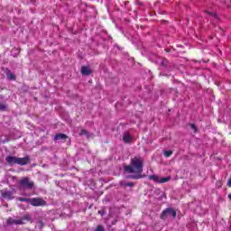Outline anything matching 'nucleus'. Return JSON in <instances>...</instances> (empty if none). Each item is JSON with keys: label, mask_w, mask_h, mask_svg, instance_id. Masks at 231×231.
<instances>
[{"label": "nucleus", "mask_w": 231, "mask_h": 231, "mask_svg": "<svg viewBox=\"0 0 231 231\" xmlns=\"http://www.w3.org/2000/svg\"><path fill=\"white\" fill-rule=\"evenodd\" d=\"M96 231H104V227L102 226H97Z\"/></svg>", "instance_id": "f3484780"}, {"label": "nucleus", "mask_w": 231, "mask_h": 231, "mask_svg": "<svg viewBox=\"0 0 231 231\" xmlns=\"http://www.w3.org/2000/svg\"><path fill=\"white\" fill-rule=\"evenodd\" d=\"M191 129H193V131L196 133L197 129H196V125L194 124L190 125Z\"/></svg>", "instance_id": "6ab92c4d"}, {"label": "nucleus", "mask_w": 231, "mask_h": 231, "mask_svg": "<svg viewBox=\"0 0 231 231\" xmlns=\"http://www.w3.org/2000/svg\"><path fill=\"white\" fill-rule=\"evenodd\" d=\"M208 15H215L213 13H209V12H208Z\"/></svg>", "instance_id": "412c9836"}, {"label": "nucleus", "mask_w": 231, "mask_h": 231, "mask_svg": "<svg viewBox=\"0 0 231 231\" xmlns=\"http://www.w3.org/2000/svg\"><path fill=\"white\" fill-rule=\"evenodd\" d=\"M29 201L32 207H45L46 205L45 200L41 198H32Z\"/></svg>", "instance_id": "423d86ee"}, {"label": "nucleus", "mask_w": 231, "mask_h": 231, "mask_svg": "<svg viewBox=\"0 0 231 231\" xmlns=\"http://www.w3.org/2000/svg\"><path fill=\"white\" fill-rule=\"evenodd\" d=\"M9 80H15V76L14 74H7Z\"/></svg>", "instance_id": "dca6fc26"}, {"label": "nucleus", "mask_w": 231, "mask_h": 231, "mask_svg": "<svg viewBox=\"0 0 231 231\" xmlns=\"http://www.w3.org/2000/svg\"><path fill=\"white\" fill-rule=\"evenodd\" d=\"M149 180H152L155 183H167V181H171V177L161 178L158 175H151Z\"/></svg>", "instance_id": "0eeeda50"}, {"label": "nucleus", "mask_w": 231, "mask_h": 231, "mask_svg": "<svg viewBox=\"0 0 231 231\" xmlns=\"http://www.w3.org/2000/svg\"><path fill=\"white\" fill-rule=\"evenodd\" d=\"M99 214H102V211H99Z\"/></svg>", "instance_id": "5701e85b"}, {"label": "nucleus", "mask_w": 231, "mask_h": 231, "mask_svg": "<svg viewBox=\"0 0 231 231\" xmlns=\"http://www.w3.org/2000/svg\"><path fill=\"white\" fill-rule=\"evenodd\" d=\"M229 199H231V194L228 195Z\"/></svg>", "instance_id": "4be33fe9"}, {"label": "nucleus", "mask_w": 231, "mask_h": 231, "mask_svg": "<svg viewBox=\"0 0 231 231\" xmlns=\"http://www.w3.org/2000/svg\"><path fill=\"white\" fill-rule=\"evenodd\" d=\"M81 73L82 75H91V69L88 67H82Z\"/></svg>", "instance_id": "f8f14e48"}, {"label": "nucleus", "mask_w": 231, "mask_h": 231, "mask_svg": "<svg viewBox=\"0 0 231 231\" xmlns=\"http://www.w3.org/2000/svg\"><path fill=\"white\" fill-rule=\"evenodd\" d=\"M18 199H19V201H22V202L30 203V199H28V198H19Z\"/></svg>", "instance_id": "2eb2a0df"}, {"label": "nucleus", "mask_w": 231, "mask_h": 231, "mask_svg": "<svg viewBox=\"0 0 231 231\" xmlns=\"http://www.w3.org/2000/svg\"><path fill=\"white\" fill-rule=\"evenodd\" d=\"M26 221H30V217L28 215L23 218H9L7 220V225H24Z\"/></svg>", "instance_id": "20e7f679"}, {"label": "nucleus", "mask_w": 231, "mask_h": 231, "mask_svg": "<svg viewBox=\"0 0 231 231\" xmlns=\"http://www.w3.org/2000/svg\"><path fill=\"white\" fill-rule=\"evenodd\" d=\"M120 185L121 187H134V184L133 182L121 181Z\"/></svg>", "instance_id": "ddd939ff"}, {"label": "nucleus", "mask_w": 231, "mask_h": 231, "mask_svg": "<svg viewBox=\"0 0 231 231\" xmlns=\"http://www.w3.org/2000/svg\"><path fill=\"white\" fill-rule=\"evenodd\" d=\"M221 185H222L221 182L217 183V187H218V188L221 187Z\"/></svg>", "instance_id": "aec40b11"}, {"label": "nucleus", "mask_w": 231, "mask_h": 231, "mask_svg": "<svg viewBox=\"0 0 231 231\" xmlns=\"http://www.w3.org/2000/svg\"><path fill=\"white\" fill-rule=\"evenodd\" d=\"M166 217H172L174 219V217H176V210L168 208H166L161 215V218L162 219H165Z\"/></svg>", "instance_id": "39448f33"}, {"label": "nucleus", "mask_w": 231, "mask_h": 231, "mask_svg": "<svg viewBox=\"0 0 231 231\" xmlns=\"http://www.w3.org/2000/svg\"><path fill=\"white\" fill-rule=\"evenodd\" d=\"M66 138H68V135L64 134H57L54 136V140L59 141V140H66Z\"/></svg>", "instance_id": "9b49d317"}, {"label": "nucleus", "mask_w": 231, "mask_h": 231, "mask_svg": "<svg viewBox=\"0 0 231 231\" xmlns=\"http://www.w3.org/2000/svg\"><path fill=\"white\" fill-rule=\"evenodd\" d=\"M163 154H164V156H166V158H169V156L172 155V151H171V150L164 151Z\"/></svg>", "instance_id": "4468645a"}, {"label": "nucleus", "mask_w": 231, "mask_h": 231, "mask_svg": "<svg viewBox=\"0 0 231 231\" xmlns=\"http://www.w3.org/2000/svg\"><path fill=\"white\" fill-rule=\"evenodd\" d=\"M0 192L3 199H14V191L2 189Z\"/></svg>", "instance_id": "6e6552de"}, {"label": "nucleus", "mask_w": 231, "mask_h": 231, "mask_svg": "<svg viewBox=\"0 0 231 231\" xmlns=\"http://www.w3.org/2000/svg\"><path fill=\"white\" fill-rule=\"evenodd\" d=\"M8 105L3 103V97H0V111H7Z\"/></svg>", "instance_id": "9d476101"}, {"label": "nucleus", "mask_w": 231, "mask_h": 231, "mask_svg": "<svg viewBox=\"0 0 231 231\" xmlns=\"http://www.w3.org/2000/svg\"><path fill=\"white\" fill-rule=\"evenodd\" d=\"M6 163H8L11 167H14V165H28V162H30L29 157H15V156H7L5 158Z\"/></svg>", "instance_id": "f03ea898"}, {"label": "nucleus", "mask_w": 231, "mask_h": 231, "mask_svg": "<svg viewBox=\"0 0 231 231\" xmlns=\"http://www.w3.org/2000/svg\"><path fill=\"white\" fill-rule=\"evenodd\" d=\"M19 183L22 189H26L27 190H32L34 185L33 180H30L28 177H23L20 180Z\"/></svg>", "instance_id": "7ed1b4c3"}, {"label": "nucleus", "mask_w": 231, "mask_h": 231, "mask_svg": "<svg viewBox=\"0 0 231 231\" xmlns=\"http://www.w3.org/2000/svg\"><path fill=\"white\" fill-rule=\"evenodd\" d=\"M79 134L82 136L84 134H88V131L86 130H81V132L79 133Z\"/></svg>", "instance_id": "a211bd4d"}, {"label": "nucleus", "mask_w": 231, "mask_h": 231, "mask_svg": "<svg viewBox=\"0 0 231 231\" xmlns=\"http://www.w3.org/2000/svg\"><path fill=\"white\" fill-rule=\"evenodd\" d=\"M125 172L129 175L128 178L131 180H141L143 178L142 172H143V160L140 157H134L131 160L130 165L125 167Z\"/></svg>", "instance_id": "f257e3e1"}, {"label": "nucleus", "mask_w": 231, "mask_h": 231, "mask_svg": "<svg viewBox=\"0 0 231 231\" xmlns=\"http://www.w3.org/2000/svg\"><path fill=\"white\" fill-rule=\"evenodd\" d=\"M133 140V137L129 134H125L123 136V141L125 143H131V141Z\"/></svg>", "instance_id": "1a4fd4ad"}]
</instances>
